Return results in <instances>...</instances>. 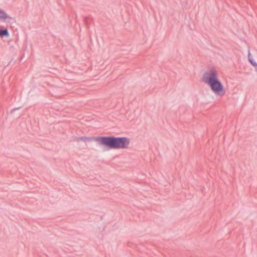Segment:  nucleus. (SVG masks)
<instances>
[{
  "label": "nucleus",
  "mask_w": 257,
  "mask_h": 257,
  "mask_svg": "<svg viewBox=\"0 0 257 257\" xmlns=\"http://www.w3.org/2000/svg\"><path fill=\"white\" fill-rule=\"evenodd\" d=\"M130 139L127 137L101 136L100 146L105 147L107 150L112 149H125L128 148Z\"/></svg>",
  "instance_id": "obj_1"
},
{
  "label": "nucleus",
  "mask_w": 257,
  "mask_h": 257,
  "mask_svg": "<svg viewBox=\"0 0 257 257\" xmlns=\"http://www.w3.org/2000/svg\"><path fill=\"white\" fill-rule=\"evenodd\" d=\"M202 80L210 86L211 90L215 94L219 95L224 94L225 91L224 87L219 80L217 72L215 69H212L204 73Z\"/></svg>",
  "instance_id": "obj_2"
},
{
  "label": "nucleus",
  "mask_w": 257,
  "mask_h": 257,
  "mask_svg": "<svg viewBox=\"0 0 257 257\" xmlns=\"http://www.w3.org/2000/svg\"><path fill=\"white\" fill-rule=\"evenodd\" d=\"M101 137H80L76 138L75 140L77 142L83 141L84 142H92L95 141L97 142V144L99 146H100V142H101Z\"/></svg>",
  "instance_id": "obj_3"
},
{
  "label": "nucleus",
  "mask_w": 257,
  "mask_h": 257,
  "mask_svg": "<svg viewBox=\"0 0 257 257\" xmlns=\"http://www.w3.org/2000/svg\"><path fill=\"white\" fill-rule=\"evenodd\" d=\"M9 36V31L7 28L2 29L0 28V37L4 38L5 37H8Z\"/></svg>",
  "instance_id": "obj_4"
},
{
  "label": "nucleus",
  "mask_w": 257,
  "mask_h": 257,
  "mask_svg": "<svg viewBox=\"0 0 257 257\" xmlns=\"http://www.w3.org/2000/svg\"><path fill=\"white\" fill-rule=\"evenodd\" d=\"M4 22L11 24L15 22L16 20L14 18H13L7 14L6 17L5 18V21H4Z\"/></svg>",
  "instance_id": "obj_5"
},
{
  "label": "nucleus",
  "mask_w": 257,
  "mask_h": 257,
  "mask_svg": "<svg viewBox=\"0 0 257 257\" xmlns=\"http://www.w3.org/2000/svg\"><path fill=\"white\" fill-rule=\"evenodd\" d=\"M7 13L3 10L0 9V20H2L3 22L5 21V18L7 16Z\"/></svg>",
  "instance_id": "obj_6"
},
{
  "label": "nucleus",
  "mask_w": 257,
  "mask_h": 257,
  "mask_svg": "<svg viewBox=\"0 0 257 257\" xmlns=\"http://www.w3.org/2000/svg\"><path fill=\"white\" fill-rule=\"evenodd\" d=\"M250 64L254 67L255 68V70H257V63L256 62H255L253 59L249 58V61H248Z\"/></svg>",
  "instance_id": "obj_7"
},
{
  "label": "nucleus",
  "mask_w": 257,
  "mask_h": 257,
  "mask_svg": "<svg viewBox=\"0 0 257 257\" xmlns=\"http://www.w3.org/2000/svg\"><path fill=\"white\" fill-rule=\"evenodd\" d=\"M249 58L252 59V57L251 56V54H250V52L248 51V61H249Z\"/></svg>",
  "instance_id": "obj_8"
},
{
  "label": "nucleus",
  "mask_w": 257,
  "mask_h": 257,
  "mask_svg": "<svg viewBox=\"0 0 257 257\" xmlns=\"http://www.w3.org/2000/svg\"><path fill=\"white\" fill-rule=\"evenodd\" d=\"M20 108V107H18V108H14L13 110H12L11 112H12L13 111H15V110H16L19 109Z\"/></svg>",
  "instance_id": "obj_9"
}]
</instances>
